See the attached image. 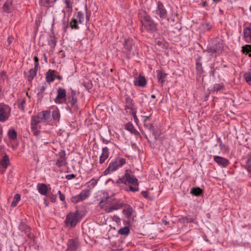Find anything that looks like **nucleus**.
I'll use <instances>...</instances> for the list:
<instances>
[{"label":"nucleus","mask_w":251,"mask_h":251,"mask_svg":"<svg viewBox=\"0 0 251 251\" xmlns=\"http://www.w3.org/2000/svg\"><path fill=\"white\" fill-rule=\"evenodd\" d=\"M139 17L142 26L149 33H154L157 30V24L156 23L145 11L139 13Z\"/></svg>","instance_id":"obj_1"},{"label":"nucleus","mask_w":251,"mask_h":251,"mask_svg":"<svg viewBox=\"0 0 251 251\" xmlns=\"http://www.w3.org/2000/svg\"><path fill=\"white\" fill-rule=\"evenodd\" d=\"M137 178L132 174L130 170H126L124 175L119 178L116 184L118 186H121V184H138Z\"/></svg>","instance_id":"obj_2"},{"label":"nucleus","mask_w":251,"mask_h":251,"mask_svg":"<svg viewBox=\"0 0 251 251\" xmlns=\"http://www.w3.org/2000/svg\"><path fill=\"white\" fill-rule=\"evenodd\" d=\"M124 52L127 54V57L135 55L137 53V47L135 46L134 40L132 38L125 39L123 43Z\"/></svg>","instance_id":"obj_3"},{"label":"nucleus","mask_w":251,"mask_h":251,"mask_svg":"<svg viewBox=\"0 0 251 251\" xmlns=\"http://www.w3.org/2000/svg\"><path fill=\"white\" fill-rule=\"evenodd\" d=\"M126 163V160L124 158L117 157L112 161L109 164L108 168L104 171L105 175L113 172L119 168L122 167Z\"/></svg>","instance_id":"obj_4"},{"label":"nucleus","mask_w":251,"mask_h":251,"mask_svg":"<svg viewBox=\"0 0 251 251\" xmlns=\"http://www.w3.org/2000/svg\"><path fill=\"white\" fill-rule=\"evenodd\" d=\"M80 219L81 217L78 211L74 213L70 212L66 216L65 223L67 225H70L72 227H74Z\"/></svg>","instance_id":"obj_5"},{"label":"nucleus","mask_w":251,"mask_h":251,"mask_svg":"<svg viewBox=\"0 0 251 251\" xmlns=\"http://www.w3.org/2000/svg\"><path fill=\"white\" fill-rule=\"evenodd\" d=\"M223 50V43L221 42H218L216 43L213 46H208L207 50L204 51L208 53H210L214 57H216L222 53Z\"/></svg>","instance_id":"obj_6"},{"label":"nucleus","mask_w":251,"mask_h":251,"mask_svg":"<svg viewBox=\"0 0 251 251\" xmlns=\"http://www.w3.org/2000/svg\"><path fill=\"white\" fill-rule=\"evenodd\" d=\"M11 108L4 103H0V122H4L8 119L10 116Z\"/></svg>","instance_id":"obj_7"},{"label":"nucleus","mask_w":251,"mask_h":251,"mask_svg":"<svg viewBox=\"0 0 251 251\" xmlns=\"http://www.w3.org/2000/svg\"><path fill=\"white\" fill-rule=\"evenodd\" d=\"M67 95L66 90L64 88L59 87L57 90V95L54 100L57 104H62L66 103Z\"/></svg>","instance_id":"obj_8"},{"label":"nucleus","mask_w":251,"mask_h":251,"mask_svg":"<svg viewBox=\"0 0 251 251\" xmlns=\"http://www.w3.org/2000/svg\"><path fill=\"white\" fill-rule=\"evenodd\" d=\"M122 212L128 223L130 224L133 222L134 218L133 215L134 210L131 206L129 205H125Z\"/></svg>","instance_id":"obj_9"},{"label":"nucleus","mask_w":251,"mask_h":251,"mask_svg":"<svg viewBox=\"0 0 251 251\" xmlns=\"http://www.w3.org/2000/svg\"><path fill=\"white\" fill-rule=\"evenodd\" d=\"M153 13L158 15L160 18L162 19H165L167 18V10L160 1L158 2L157 8L153 11Z\"/></svg>","instance_id":"obj_10"},{"label":"nucleus","mask_w":251,"mask_h":251,"mask_svg":"<svg viewBox=\"0 0 251 251\" xmlns=\"http://www.w3.org/2000/svg\"><path fill=\"white\" fill-rule=\"evenodd\" d=\"M46 81L50 83L53 82L55 79L62 80V76L57 74V72L54 70H49L46 73Z\"/></svg>","instance_id":"obj_11"},{"label":"nucleus","mask_w":251,"mask_h":251,"mask_svg":"<svg viewBox=\"0 0 251 251\" xmlns=\"http://www.w3.org/2000/svg\"><path fill=\"white\" fill-rule=\"evenodd\" d=\"M57 156L58 158L56 161L55 165L58 167L65 166L67 163L65 151L62 150L59 151L57 154Z\"/></svg>","instance_id":"obj_12"},{"label":"nucleus","mask_w":251,"mask_h":251,"mask_svg":"<svg viewBox=\"0 0 251 251\" xmlns=\"http://www.w3.org/2000/svg\"><path fill=\"white\" fill-rule=\"evenodd\" d=\"M125 205L122 201L119 200L115 202H113L112 205L109 207L105 208V211L106 213H110L114 210H117L122 208Z\"/></svg>","instance_id":"obj_13"},{"label":"nucleus","mask_w":251,"mask_h":251,"mask_svg":"<svg viewBox=\"0 0 251 251\" xmlns=\"http://www.w3.org/2000/svg\"><path fill=\"white\" fill-rule=\"evenodd\" d=\"M79 246L78 241L77 239H72L68 240L67 243V251H75Z\"/></svg>","instance_id":"obj_14"},{"label":"nucleus","mask_w":251,"mask_h":251,"mask_svg":"<svg viewBox=\"0 0 251 251\" xmlns=\"http://www.w3.org/2000/svg\"><path fill=\"white\" fill-rule=\"evenodd\" d=\"M19 228L22 232H24L26 235L28 239L32 238V236L31 232V229L27 225L23 222H21L19 226Z\"/></svg>","instance_id":"obj_15"},{"label":"nucleus","mask_w":251,"mask_h":251,"mask_svg":"<svg viewBox=\"0 0 251 251\" xmlns=\"http://www.w3.org/2000/svg\"><path fill=\"white\" fill-rule=\"evenodd\" d=\"M214 160L219 165L223 167H226L229 164V160L224 157L219 156H214Z\"/></svg>","instance_id":"obj_16"},{"label":"nucleus","mask_w":251,"mask_h":251,"mask_svg":"<svg viewBox=\"0 0 251 251\" xmlns=\"http://www.w3.org/2000/svg\"><path fill=\"white\" fill-rule=\"evenodd\" d=\"M114 198L113 197H107L105 199L102 200L100 202H99V206L101 208H103L105 207H109V206H108V205H111L113 201H114Z\"/></svg>","instance_id":"obj_17"},{"label":"nucleus","mask_w":251,"mask_h":251,"mask_svg":"<svg viewBox=\"0 0 251 251\" xmlns=\"http://www.w3.org/2000/svg\"><path fill=\"white\" fill-rule=\"evenodd\" d=\"M109 156V149L107 147H105L102 149V154L100 157L99 162L102 164L104 162Z\"/></svg>","instance_id":"obj_18"},{"label":"nucleus","mask_w":251,"mask_h":251,"mask_svg":"<svg viewBox=\"0 0 251 251\" xmlns=\"http://www.w3.org/2000/svg\"><path fill=\"white\" fill-rule=\"evenodd\" d=\"M134 85L144 87L147 85V81L145 77L141 75H139L137 80L134 81Z\"/></svg>","instance_id":"obj_19"},{"label":"nucleus","mask_w":251,"mask_h":251,"mask_svg":"<svg viewBox=\"0 0 251 251\" xmlns=\"http://www.w3.org/2000/svg\"><path fill=\"white\" fill-rule=\"evenodd\" d=\"M43 122H45L50 117V112L49 110L43 111L38 114Z\"/></svg>","instance_id":"obj_20"},{"label":"nucleus","mask_w":251,"mask_h":251,"mask_svg":"<svg viewBox=\"0 0 251 251\" xmlns=\"http://www.w3.org/2000/svg\"><path fill=\"white\" fill-rule=\"evenodd\" d=\"M68 101L70 102L72 107H76V103L77 102V98L75 97V92L72 90L71 96L68 98Z\"/></svg>","instance_id":"obj_21"},{"label":"nucleus","mask_w":251,"mask_h":251,"mask_svg":"<svg viewBox=\"0 0 251 251\" xmlns=\"http://www.w3.org/2000/svg\"><path fill=\"white\" fill-rule=\"evenodd\" d=\"M41 128V126L38 124H34L31 122V129L34 135L37 136L40 133V130H39Z\"/></svg>","instance_id":"obj_22"},{"label":"nucleus","mask_w":251,"mask_h":251,"mask_svg":"<svg viewBox=\"0 0 251 251\" xmlns=\"http://www.w3.org/2000/svg\"><path fill=\"white\" fill-rule=\"evenodd\" d=\"M38 190L40 194L42 195H46L48 192V187L47 186L44 184H39L38 185Z\"/></svg>","instance_id":"obj_23"},{"label":"nucleus","mask_w":251,"mask_h":251,"mask_svg":"<svg viewBox=\"0 0 251 251\" xmlns=\"http://www.w3.org/2000/svg\"><path fill=\"white\" fill-rule=\"evenodd\" d=\"M57 0H40V4L46 7H51Z\"/></svg>","instance_id":"obj_24"},{"label":"nucleus","mask_w":251,"mask_h":251,"mask_svg":"<svg viewBox=\"0 0 251 251\" xmlns=\"http://www.w3.org/2000/svg\"><path fill=\"white\" fill-rule=\"evenodd\" d=\"M156 73L157 78L158 80V81L160 82L161 83H163L165 81V78L167 75V74L163 72V71L160 70H157L156 71Z\"/></svg>","instance_id":"obj_25"},{"label":"nucleus","mask_w":251,"mask_h":251,"mask_svg":"<svg viewBox=\"0 0 251 251\" xmlns=\"http://www.w3.org/2000/svg\"><path fill=\"white\" fill-rule=\"evenodd\" d=\"M125 129L129 131L131 133L136 135H139V132L134 128L133 126L131 124H127L125 126Z\"/></svg>","instance_id":"obj_26"},{"label":"nucleus","mask_w":251,"mask_h":251,"mask_svg":"<svg viewBox=\"0 0 251 251\" xmlns=\"http://www.w3.org/2000/svg\"><path fill=\"white\" fill-rule=\"evenodd\" d=\"M38 69L34 68L29 71L28 75H27V79L29 81H31L34 77L36 75Z\"/></svg>","instance_id":"obj_27"},{"label":"nucleus","mask_w":251,"mask_h":251,"mask_svg":"<svg viewBox=\"0 0 251 251\" xmlns=\"http://www.w3.org/2000/svg\"><path fill=\"white\" fill-rule=\"evenodd\" d=\"M144 127L145 129L148 130L153 136H156L155 128L151 124L145 123Z\"/></svg>","instance_id":"obj_28"},{"label":"nucleus","mask_w":251,"mask_h":251,"mask_svg":"<svg viewBox=\"0 0 251 251\" xmlns=\"http://www.w3.org/2000/svg\"><path fill=\"white\" fill-rule=\"evenodd\" d=\"M47 87V84L45 83L42 85H40L38 87V93H37L38 97L42 98L43 97V93L44 92Z\"/></svg>","instance_id":"obj_29"},{"label":"nucleus","mask_w":251,"mask_h":251,"mask_svg":"<svg viewBox=\"0 0 251 251\" xmlns=\"http://www.w3.org/2000/svg\"><path fill=\"white\" fill-rule=\"evenodd\" d=\"M9 164V158L7 155H5L2 157L0 161L1 166L4 169H6Z\"/></svg>","instance_id":"obj_30"},{"label":"nucleus","mask_w":251,"mask_h":251,"mask_svg":"<svg viewBox=\"0 0 251 251\" xmlns=\"http://www.w3.org/2000/svg\"><path fill=\"white\" fill-rule=\"evenodd\" d=\"M129 232V228L127 226H124L122 227L118 231V234L125 236H127Z\"/></svg>","instance_id":"obj_31"},{"label":"nucleus","mask_w":251,"mask_h":251,"mask_svg":"<svg viewBox=\"0 0 251 251\" xmlns=\"http://www.w3.org/2000/svg\"><path fill=\"white\" fill-rule=\"evenodd\" d=\"M89 195V190H83L78 195L79 196V199H80L81 201H83L88 198Z\"/></svg>","instance_id":"obj_32"},{"label":"nucleus","mask_w":251,"mask_h":251,"mask_svg":"<svg viewBox=\"0 0 251 251\" xmlns=\"http://www.w3.org/2000/svg\"><path fill=\"white\" fill-rule=\"evenodd\" d=\"M12 3L10 1H6L3 6V10L6 13H10L11 11Z\"/></svg>","instance_id":"obj_33"},{"label":"nucleus","mask_w":251,"mask_h":251,"mask_svg":"<svg viewBox=\"0 0 251 251\" xmlns=\"http://www.w3.org/2000/svg\"><path fill=\"white\" fill-rule=\"evenodd\" d=\"M126 109H133V103L132 100L129 97H127L126 98Z\"/></svg>","instance_id":"obj_34"},{"label":"nucleus","mask_w":251,"mask_h":251,"mask_svg":"<svg viewBox=\"0 0 251 251\" xmlns=\"http://www.w3.org/2000/svg\"><path fill=\"white\" fill-rule=\"evenodd\" d=\"M64 3L65 4L66 10L69 13H71L72 12V4L70 0H65Z\"/></svg>","instance_id":"obj_35"},{"label":"nucleus","mask_w":251,"mask_h":251,"mask_svg":"<svg viewBox=\"0 0 251 251\" xmlns=\"http://www.w3.org/2000/svg\"><path fill=\"white\" fill-rule=\"evenodd\" d=\"M9 138L11 140H14L17 139V133L14 129H9L8 132Z\"/></svg>","instance_id":"obj_36"},{"label":"nucleus","mask_w":251,"mask_h":251,"mask_svg":"<svg viewBox=\"0 0 251 251\" xmlns=\"http://www.w3.org/2000/svg\"><path fill=\"white\" fill-rule=\"evenodd\" d=\"M242 51L247 54L249 53V56L251 57V45H246L242 47Z\"/></svg>","instance_id":"obj_37"},{"label":"nucleus","mask_w":251,"mask_h":251,"mask_svg":"<svg viewBox=\"0 0 251 251\" xmlns=\"http://www.w3.org/2000/svg\"><path fill=\"white\" fill-rule=\"evenodd\" d=\"M70 27L72 29H78L79 26L77 25V21L75 18H72L70 23Z\"/></svg>","instance_id":"obj_38"},{"label":"nucleus","mask_w":251,"mask_h":251,"mask_svg":"<svg viewBox=\"0 0 251 251\" xmlns=\"http://www.w3.org/2000/svg\"><path fill=\"white\" fill-rule=\"evenodd\" d=\"M21 199V196L20 195L18 194H16V195H15L14 197V199H13V201L11 203V206L12 207H15L18 202L20 201Z\"/></svg>","instance_id":"obj_39"},{"label":"nucleus","mask_w":251,"mask_h":251,"mask_svg":"<svg viewBox=\"0 0 251 251\" xmlns=\"http://www.w3.org/2000/svg\"><path fill=\"white\" fill-rule=\"evenodd\" d=\"M223 87H224V84L222 83L215 84L213 85V88L211 89V91L212 92H218V91H220V90H221V89H222V88Z\"/></svg>","instance_id":"obj_40"},{"label":"nucleus","mask_w":251,"mask_h":251,"mask_svg":"<svg viewBox=\"0 0 251 251\" xmlns=\"http://www.w3.org/2000/svg\"><path fill=\"white\" fill-rule=\"evenodd\" d=\"M31 122L34 123V124H38L41 122H43L41 120V118L39 117V116L37 114L35 116H33L31 118Z\"/></svg>","instance_id":"obj_41"},{"label":"nucleus","mask_w":251,"mask_h":251,"mask_svg":"<svg viewBox=\"0 0 251 251\" xmlns=\"http://www.w3.org/2000/svg\"><path fill=\"white\" fill-rule=\"evenodd\" d=\"M191 193L194 196H198L202 193V190L199 187L193 188L191 189Z\"/></svg>","instance_id":"obj_42"},{"label":"nucleus","mask_w":251,"mask_h":251,"mask_svg":"<svg viewBox=\"0 0 251 251\" xmlns=\"http://www.w3.org/2000/svg\"><path fill=\"white\" fill-rule=\"evenodd\" d=\"M246 169L251 174V155H248V159L247 160V164L246 165Z\"/></svg>","instance_id":"obj_43"},{"label":"nucleus","mask_w":251,"mask_h":251,"mask_svg":"<svg viewBox=\"0 0 251 251\" xmlns=\"http://www.w3.org/2000/svg\"><path fill=\"white\" fill-rule=\"evenodd\" d=\"M60 116L59 110L58 109L54 110L52 112V117L53 120H59Z\"/></svg>","instance_id":"obj_44"},{"label":"nucleus","mask_w":251,"mask_h":251,"mask_svg":"<svg viewBox=\"0 0 251 251\" xmlns=\"http://www.w3.org/2000/svg\"><path fill=\"white\" fill-rule=\"evenodd\" d=\"M196 70L200 74H201L203 73V70L202 67V64L201 62H198V61H196Z\"/></svg>","instance_id":"obj_45"},{"label":"nucleus","mask_w":251,"mask_h":251,"mask_svg":"<svg viewBox=\"0 0 251 251\" xmlns=\"http://www.w3.org/2000/svg\"><path fill=\"white\" fill-rule=\"evenodd\" d=\"M244 35L245 38L251 37V28L247 27L244 29Z\"/></svg>","instance_id":"obj_46"},{"label":"nucleus","mask_w":251,"mask_h":251,"mask_svg":"<svg viewBox=\"0 0 251 251\" xmlns=\"http://www.w3.org/2000/svg\"><path fill=\"white\" fill-rule=\"evenodd\" d=\"M139 184H132V185H130L129 186V190L133 192H136L139 191Z\"/></svg>","instance_id":"obj_47"},{"label":"nucleus","mask_w":251,"mask_h":251,"mask_svg":"<svg viewBox=\"0 0 251 251\" xmlns=\"http://www.w3.org/2000/svg\"><path fill=\"white\" fill-rule=\"evenodd\" d=\"M77 18L78 19V22L79 23L81 24L83 22V21H84L83 15L81 11H79L77 12Z\"/></svg>","instance_id":"obj_48"},{"label":"nucleus","mask_w":251,"mask_h":251,"mask_svg":"<svg viewBox=\"0 0 251 251\" xmlns=\"http://www.w3.org/2000/svg\"><path fill=\"white\" fill-rule=\"evenodd\" d=\"M244 77L247 82L251 81V72L245 73Z\"/></svg>","instance_id":"obj_49"},{"label":"nucleus","mask_w":251,"mask_h":251,"mask_svg":"<svg viewBox=\"0 0 251 251\" xmlns=\"http://www.w3.org/2000/svg\"><path fill=\"white\" fill-rule=\"evenodd\" d=\"M25 103V99H23L21 100V101L18 104V108L22 110L23 111H24V105Z\"/></svg>","instance_id":"obj_50"},{"label":"nucleus","mask_w":251,"mask_h":251,"mask_svg":"<svg viewBox=\"0 0 251 251\" xmlns=\"http://www.w3.org/2000/svg\"><path fill=\"white\" fill-rule=\"evenodd\" d=\"M80 201L81 200L79 199V196L78 195L75 196H73L71 198V201L74 203H77Z\"/></svg>","instance_id":"obj_51"},{"label":"nucleus","mask_w":251,"mask_h":251,"mask_svg":"<svg viewBox=\"0 0 251 251\" xmlns=\"http://www.w3.org/2000/svg\"><path fill=\"white\" fill-rule=\"evenodd\" d=\"M184 220L187 222V223H191L193 222L195 220V218L193 217H191L190 216H186L185 218H184Z\"/></svg>","instance_id":"obj_52"},{"label":"nucleus","mask_w":251,"mask_h":251,"mask_svg":"<svg viewBox=\"0 0 251 251\" xmlns=\"http://www.w3.org/2000/svg\"><path fill=\"white\" fill-rule=\"evenodd\" d=\"M34 60L35 61L34 68H36V69H38V66H39V59H38V57L37 56H35L34 57Z\"/></svg>","instance_id":"obj_53"},{"label":"nucleus","mask_w":251,"mask_h":251,"mask_svg":"<svg viewBox=\"0 0 251 251\" xmlns=\"http://www.w3.org/2000/svg\"><path fill=\"white\" fill-rule=\"evenodd\" d=\"M75 177V175L74 174L67 175L66 176L65 178L68 180H71L74 178Z\"/></svg>","instance_id":"obj_54"},{"label":"nucleus","mask_w":251,"mask_h":251,"mask_svg":"<svg viewBox=\"0 0 251 251\" xmlns=\"http://www.w3.org/2000/svg\"><path fill=\"white\" fill-rule=\"evenodd\" d=\"M58 194L59 195V198L61 201H64L65 200V195L61 193L60 191H58Z\"/></svg>","instance_id":"obj_55"},{"label":"nucleus","mask_w":251,"mask_h":251,"mask_svg":"<svg viewBox=\"0 0 251 251\" xmlns=\"http://www.w3.org/2000/svg\"><path fill=\"white\" fill-rule=\"evenodd\" d=\"M83 85L85 86L87 89H90L92 87V84L89 82H88L87 84H86L85 82H84L83 83Z\"/></svg>","instance_id":"obj_56"},{"label":"nucleus","mask_w":251,"mask_h":251,"mask_svg":"<svg viewBox=\"0 0 251 251\" xmlns=\"http://www.w3.org/2000/svg\"><path fill=\"white\" fill-rule=\"evenodd\" d=\"M132 114L133 115V117L134 118L135 121L136 122V121L138 120V119H137V116L136 115L135 111L133 109H132Z\"/></svg>","instance_id":"obj_57"},{"label":"nucleus","mask_w":251,"mask_h":251,"mask_svg":"<svg viewBox=\"0 0 251 251\" xmlns=\"http://www.w3.org/2000/svg\"><path fill=\"white\" fill-rule=\"evenodd\" d=\"M142 193V196H143L144 197H145V198H148V192H147V191H142V193Z\"/></svg>","instance_id":"obj_58"},{"label":"nucleus","mask_w":251,"mask_h":251,"mask_svg":"<svg viewBox=\"0 0 251 251\" xmlns=\"http://www.w3.org/2000/svg\"><path fill=\"white\" fill-rule=\"evenodd\" d=\"M102 142L105 144H108L109 142H110V140H107L104 138H102Z\"/></svg>","instance_id":"obj_59"},{"label":"nucleus","mask_w":251,"mask_h":251,"mask_svg":"<svg viewBox=\"0 0 251 251\" xmlns=\"http://www.w3.org/2000/svg\"><path fill=\"white\" fill-rule=\"evenodd\" d=\"M13 38L11 37H9L7 39V42H8V45H9L12 41Z\"/></svg>","instance_id":"obj_60"},{"label":"nucleus","mask_w":251,"mask_h":251,"mask_svg":"<svg viewBox=\"0 0 251 251\" xmlns=\"http://www.w3.org/2000/svg\"><path fill=\"white\" fill-rule=\"evenodd\" d=\"M91 181V185L93 186V187H94L96 184L97 183V181H95V180H94L93 179H92V180Z\"/></svg>","instance_id":"obj_61"},{"label":"nucleus","mask_w":251,"mask_h":251,"mask_svg":"<svg viewBox=\"0 0 251 251\" xmlns=\"http://www.w3.org/2000/svg\"><path fill=\"white\" fill-rule=\"evenodd\" d=\"M12 171H10L9 172V175H8V179H9L10 177H12Z\"/></svg>","instance_id":"obj_62"},{"label":"nucleus","mask_w":251,"mask_h":251,"mask_svg":"<svg viewBox=\"0 0 251 251\" xmlns=\"http://www.w3.org/2000/svg\"><path fill=\"white\" fill-rule=\"evenodd\" d=\"M201 59H202L201 56H200L198 57L197 59L196 60V61H198V62H201Z\"/></svg>","instance_id":"obj_63"},{"label":"nucleus","mask_w":251,"mask_h":251,"mask_svg":"<svg viewBox=\"0 0 251 251\" xmlns=\"http://www.w3.org/2000/svg\"><path fill=\"white\" fill-rule=\"evenodd\" d=\"M89 18H90V15L88 14H86V20L88 21L89 20Z\"/></svg>","instance_id":"obj_64"}]
</instances>
